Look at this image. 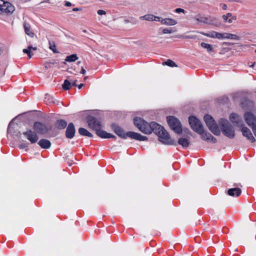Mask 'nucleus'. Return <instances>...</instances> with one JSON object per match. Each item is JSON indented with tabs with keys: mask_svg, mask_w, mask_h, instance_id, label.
Instances as JSON below:
<instances>
[{
	"mask_svg": "<svg viewBox=\"0 0 256 256\" xmlns=\"http://www.w3.org/2000/svg\"><path fill=\"white\" fill-rule=\"evenodd\" d=\"M15 10V8L10 2L0 0V11L7 15L11 14Z\"/></svg>",
	"mask_w": 256,
	"mask_h": 256,
	"instance_id": "1a4fd4ad",
	"label": "nucleus"
},
{
	"mask_svg": "<svg viewBox=\"0 0 256 256\" xmlns=\"http://www.w3.org/2000/svg\"><path fill=\"white\" fill-rule=\"evenodd\" d=\"M84 86V84H81L80 85L78 86V89H80L82 88V87Z\"/></svg>",
	"mask_w": 256,
	"mask_h": 256,
	"instance_id": "09e8293b",
	"label": "nucleus"
},
{
	"mask_svg": "<svg viewBox=\"0 0 256 256\" xmlns=\"http://www.w3.org/2000/svg\"><path fill=\"white\" fill-rule=\"evenodd\" d=\"M229 118L231 122L236 126L238 127L243 126L244 123L242 119L238 114L235 113L231 114L230 115Z\"/></svg>",
	"mask_w": 256,
	"mask_h": 256,
	"instance_id": "ddd939ff",
	"label": "nucleus"
},
{
	"mask_svg": "<svg viewBox=\"0 0 256 256\" xmlns=\"http://www.w3.org/2000/svg\"><path fill=\"white\" fill-rule=\"evenodd\" d=\"M222 18L224 19V22H226L228 18V16L225 14L222 16Z\"/></svg>",
	"mask_w": 256,
	"mask_h": 256,
	"instance_id": "79ce46f5",
	"label": "nucleus"
},
{
	"mask_svg": "<svg viewBox=\"0 0 256 256\" xmlns=\"http://www.w3.org/2000/svg\"><path fill=\"white\" fill-rule=\"evenodd\" d=\"M194 18L198 22H203L206 24H212L211 20L208 18L204 16L197 15L194 16Z\"/></svg>",
	"mask_w": 256,
	"mask_h": 256,
	"instance_id": "aec40b11",
	"label": "nucleus"
},
{
	"mask_svg": "<svg viewBox=\"0 0 256 256\" xmlns=\"http://www.w3.org/2000/svg\"><path fill=\"white\" fill-rule=\"evenodd\" d=\"M200 34L206 36L208 38H216L219 40H222V33H219L218 32L214 31V30H210L208 31V32H198Z\"/></svg>",
	"mask_w": 256,
	"mask_h": 256,
	"instance_id": "4468645a",
	"label": "nucleus"
},
{
	"mask_svg": "<svg viewBox=\"0 0 256 256\" xmlns=\"http://www.w3.org/2000/svg\"><path fill=\"white\" fill-rule=\"evenodd\" d=\"M168 123L172 130L176 133L180 134L182 132L180 122L174 116H168L166 118Z\"/></svg>",
	"mask_w": 256,
	"mask_h": 256,
	"instance_id": "0eeeda50",
	"label": "nucleus"
},
{
	"mask_svg": "<svg viewBox=\"0 0 256 256\" xmlns=\"http://www.w3.org/2000/svg\"><path fill=\"white\" fill-rule=\"evenodd\" d=\"M37 50L36 47H33L32 46V50Z\"/></svg>",
	"mask_w": 256,
	"mask_h": 256,
	"instance_id": "8fccbe9b",
	"label": "nucleus"
},
{
	"mask_svg": "<svg viewBox=\"0 0 256 256\" xmlns=\"http://www.w3.org/2000/svg\"><path fill=\"white\" fill-rule=\"evenodd\" d=\"M134 122L140 131L145 134L152 133L151 122L148 124L141 118L136 117L134 119Z\"/></svg>",
	"mask_w": 256,
	"mask_h": 256,
	"instance_id": "39448f33",
	"label": "nucleus"
},
{
	"mask_svg": "<svg viewBox=\"0 0 256 256\" xmlns=\"http://www.w3.org/2000/svg\"><path fill=\"white\" fill-rule=\"evenodd\" d=\"M151 129L152 132H154L158 136V134H160V133L162 132H162L164 128L159 124L152 122H151Z\"/></svg>",
	"mask_w": 256,
	"mask_h": 256,
	"instance_id": "dca6fc26",
	"label": "nucleus"
},
{
	"mask_svg": "<svg viewBox=\"0 0 256 256\" xmlns=\"http://www.w3.org/2000/svg\"><path fill=\"white\" fill-rule=\"evenodd\" d=\"M154 15H153V14H146L144 16H140V20H146L147 21L152 22V21H154Z\"/></svg>",
	"mask_w": 256,
	"mask_h": 256,
	"instance_id": "a878e982",
	"label": "nucleus"
},
{
	"mask_svg": "<svg viewBox=\"0 0 256 256\" xmlns=\"http://www.w3.org/2000/svg\"><path fill=\"white\" fill-rule=\"evenodd\" d=\"M240 128H241V132L244 136L246 137V139L250 140L252 143L256 142L254 137L248 128L244 126V124Z\"/></svg>",
	"mask_w": 256,
	"mask_h": 256,
	"instance_id": "f8f14e48",
	"label": "nucleus"
},
{
	"mask_svg": "<svg viewBox=\"0 0 256 256\" xmlns=\"http://www.w3.org/2000/svg\"><path fill=\"white\" fill-rule=\"evenodd\" d=\"M33 129L38 134H44L52 130V126L40 122H36L34 124Z\"/></svg>",
	"mask_w": 256,
	"mask_h": 256,
	"instance_id": "6e6552de",
	"label": "nucleus"
},
{
	"mask_svg": "<svg viewBox=\"0 0 256 256\" xmlns=\"http://www.w3.org/2000/svg\"><path fill=\"white\" fill-rule=\"evenodd\" d=\"M218 124L222 134L229 138H233L235 136V131L232 126L227 120L220 118L218 120Z\"/></svg>",
	"mask_w": 256,
	"mask_h": 256,
	"instance_id": "20e7f679",
	"label": "nucleus"
},
{
	"mask_svg": "<svg viewBox=\"0 0 256 256\" xmlns=\"http://www.w3.org/2000/svg\"><path fill=\"white\" fill-rule=\"evenodd\" d=\"M26 147H27V146H26V144H20V148H26Z\"/></svg>",
	"mask_w": 256,
	"mask_h": 256,
	"instance_id": "a18cd8bd",
	"label": "nucleus"
},
{
	"mask_svg": "<svg viewBox=\"0 0 256 256\" xmlns=\"http://www.w3.org/2000/svg\"><path fill=\"white\" fill-rule=\"evenodd\" d=\"M76 80H75L74 82L72 84V86H77V84H76Z\"/></svg>",
	"mask_w": 256,
	"mask_h": 256,
	"instance_id": "de8ad7c7",
	"label": "nucleus"
},
{
	"mask_svg": "<svg viewBox=\"0 0 256 256\" xmlns=\"http://www.w3.org/2000/svg\"><path fill=\"white\" fill-rule=\"evenodd\" d=\"M97 13L99 15H103V14H106V12L104 10H98V12H97Z\"/></svg>",
	"mask_w": 256,
	"mask_h": 256,
	"instance_id": "e433bc0d",
	"label": "nucleus"
},
{
	"mask_svg": "<svg viewBox=\"0 0 256 256\" xmlns=\"http://www.w3.org/2000/svg\"><path fill=\"white\" fill-rule=\"evenodd\" d=\"M111 127L114 132L122 138L125 139L126 137H129L132 139L139 141H145L148 140L146 136H142L140 134L134 132H128L126 133L121 127L116 124H112Z\"/></svg>",
	"mask_w": 256,
	"mask_h": 256,
	"instance_id": "7ed1b4c3",
	"label": "nucleus"
},
{
	"mask_svg": "<svg viewBox=\"0 0 256 256\" xmlns=\"http://www.w3.org/2000/svg\"><path fill=\"white\" fill-rule=\"evenodd\" d=\"M78 132L79 134L83 136H87L90 138L92 137V134L90 132L87 130L83 128H78Z\"/></svg>",
	"mask_w": 256,
	"mask_h": 256,
	"instance_id": "b1692460",
	"label": "nucleus"
},
{
	"mask_svg": "<svg viewBox=\"0 0 256 256\" xmlns=\"http://www.w3.org/2000/svg\"><path fill=\"white\" fill-rule=\"evenodd\" d=\"M189 124L191 128L201 136V138L208 142L216 143V139L210 134L205 132L203 126L200 120L194 116H190L188 118Z\"/></svg>",
	"mask_w": 256,
	"mask_h": 256,
	"instance_id": "f257e3e1",
	"label": "nucleus"
},
{
	"mask_svg": "<svg viewBox=\"0 0 256 256\" xmlns=\"http://www.w3.org/2000/svg\"><path fill=\"white\" fill-rule=\"evenodd\" d=\"M88 126L96 131V134L102 138H116V136L102 130V126L100 121L94 116H89L86 118Z\"/></svg>",
	"mask_w": 256,
	"mask_h": 256,
	"instance_id": "f03ea898",
	"label": "nucleus"
},
{
	"mask_svg": "<svg viewBox=\"0 0 256 256\" xmlns=\"http://www.w3.org/2000/svg\"><path fill=\"white\" fill-rule=\"evenodd\" d=\"M162 24L172 26L177 24V22L174 19L170 18H163L161 20Z\"/></svg>",
	"mask_w": 256,
	"mask_h": 256,
	"instance_id": "6ab92c4d",
	"label": "nucleus"
},
{
	"mask_svg": "<svg viewBox=\"0 0 256 256\" xmlns=\"http://www.w3.org/2000/svg\"><path fill=\"white\" fill-rule=\"evenodd\" d=\"M62 86L64 90H68L72 86V83L68 80H65Z\"/></svg>",
	"mask_w": 256,
	"mask_h": 256,
	"instance_id": "cd10ccee",
	"label": "nucleus"
},
{
	"mask_svg": "<svg viewBox=\"0 0 256 256\" xmlns=\"http://www.w3.org/2000/svg\"><path fill=\"white\" fill-rule=\"evenodd\" d=\"M236 16H232L230 18L228 19V21L229 24H231L233 20H236Z\"/></svg>",
	"mask_w": 256,
	"mask_h": 256,
	"instance_id": "c9c22d12",
	"label": "nucleus"
},
{
	"mask_svg": "<svg viewBox=\"0 0 256 256\" xmlns=\"http://www.w3.org/2000/svg\"><path fill=\"white\" fill-rule=\"evenodd\" d=\"M75 132L76 130L74 124L72 122L70 123L66 131V136L68 138L71 139L74 137Z\"/></svg>",
	"mask_w": 256,
	"mask_h": 256,
	"instance_id": "2eb2a0df",
	"label": "nucleus"
},
{
	"mask_svg": "<svg viewBox=\"0 0 256 256\" xmlns=\"http://www.w3.org/2000/svg\"><path fill=\"white\" fill-rule=\"evenodd\" d=\"M78 59L77 55L76 54H72L70 56H67L65 59V60L68 62H75Z\"/></svg>",
	"mask_w": 256,
	"mask_h": 256,
	"instance_id": "bb28decb",
	"label": "nucleus"
},
{
	"mask_svg": "<svg viewBox=\"0 0 256 256\" xmlns=\"http://www.w3.org/2000/svg\"><path fill=\"white\" fill-rule=\"evenodd\" d=\"M223 39H234L236 36V35L233 34H230L228 33H222V34Z\"/></svg>",
	"mask_w": 256,
	"mask_h": 256,
	"instance_id": "c756f323",
	"label": "nucleus"
},
{
	"mask_svg": "<svg viewBox=\"0 0 256 256\" xmlns=\"http://www.w3.org/2000/svg\"><path fill=\"white\" fill-rule=\"evenodd\" d=\"M226 16H228V18H232V14L231 13H227L226 14H225Z\"/></svg>",
	"mask_w": 256,
	"mask_h": 256,
	"instance_id": "49530a36",
	"label": "nucleus"
},
{
	"mask_svg": "<svg viewBox=\"0 0 256 256\" xmlns=\"http://www.w3.org/2000/svg\"><path fill=\"white\" fill-rule=\"evenodd\" d=\"M24 27L26 34L30 37L32 38L34 36V34L30 30V25L26 22H24Z\"/></svg>",
	"mask_w": 256,
	"mask_h": 256,
	"instance_id": "5701e85b",
	"label": "nucleus"
},
{
	"mask_svg": "<svg viewBox=\"0 0 256 256\" xmlns=\"http://www.w3.org/2000/svg\"><path fill=\"white\" fill-rule=\"evenodd\" d=\"M23 134L32 144L36 143L38 140V134L31 130L24 132Z\"/></svg>",
	"mask_w": 256,
	"mask_h": 256,
	"instance_id": "9b49d317",
	"label": "nucleus"
},
{
	"mask_svg": "<svg viewBox=\"0 0 256 256\" xmlns=\"http://www.w3.org/2000/svg\"><path fill=\"white\" fill-rule=\"evenodd\" d=\"M174 32V31L173 30L172 28H165L162 30V34H172Z\"/></svg>",
	"mask_w": 256,
	"mask_h": 256,
	"instance_id": "2f4dec72",
	"label": "nucleus"
},
{
	"mask_svg": "<svg viewBox=\"0 0 256 256\" xmlns=\"http://www.w3.org/2000/svg\"><path fill=\"white\" fill-rule=\"evenodd\" d=\"M255 52L256 53V50H255Z\"/></svg>",
	"mask_w": 256,
	"mask_h": 256,
	"instance_id": "603ef678",
	"label": "nucleus"
},
{
	"mask_svg": "<svg viewBox=\"0 0 256 256\" xmlns=\"http://www.w3.org/2000/svg\"><path fill=\"white\" fill-rule=\"evenodd\" d=\"M38 144L44 149H48L51 146L50 142L46 139H41L40 140Z\"/></svg>",
	"mask_w": 256,
	"mask_h": 256,
	"instance_id": "f3484780",
	"label": "nucleus"
},
{
	"mask_svg": "<svg viewBox=\"0 0 256 256\" xmlns=\"http://www.w3.org/2000/svg\"><path fill=\"white\" fill-rule=\"evenodd\" d=\"M178 144L181 145L183 148H186L188 147L190 142L188 138H180L178 140Z\"/></svg>",
	"mask_w": 256,
	"mask_h": 256,
	"instance_id": "412c9836",
	"label": "nucleus"
},
{
	"mask_svg": "<svg viewBox=\"0 0 256 256\" xmlns=\"http://www.w3.org/2000/svg\"><path fill=\"white\" fill-rule=\"evenodd\" d=\"M204 119L208 129L214 134L219 136L220 134V130L213 118L209 114H206Z\"/></svg>",
	"mask_w": 256,
	"mask_h": 256,
	"instance_id": "423d86ee",
	"label": "nucleus"
},
{
	"mask_svg": "<svg viewBox=\"0 0 256 256\" xmlns=\"http://www.w3.org/2000/svg\"><path fill=\"white\" fill-rule=\"evenodd\" d=\"M57 64L55 61L53 62H46L44 64V66L46 68H51L52 64Z\"/></svg>",
	"mask_w": 256,
	"mask_h": 256,
	"instance_id": "473e14b6",
	"label": "nucleus"
},
{
	"mask_svg": "<svg viewBox=\"0 0 256 256\" xmlns=\"http://www.w3.org/2000/svg\"><path fill=\"white\" fill-rule=\"evenodd\" d=\"M50 50H52L54 52H56V46L54 44L52 46V45H50Z\"/></svg>",
	"mask_w": 256,
	"mask_h": 256,
	"instance_id": "4c0bfd02",
	"label": "nucleus"
},
{
	"mask_svg": "<svg viewBox=\"0 0 256 256\" xmlns=\"http://www.w3.org/2000/svg\"><path fill=\"white\" fill-rule=\"evenodd\" d=\"M12 121H11L8 126V132H10V128H11V124H12Z\"/></svg>",
	"mask_w": 256,
	"mask_h": 256,
	"instance_id": "ea45409f",
	"label": "nucleus"
},
{
	"mask_svg": "<svg viewBox=\"0 0 256 256\" xmlns=\"http://www.w3.org/2000/svg\"><path fill=\"white\" fill-rule=\"evenodd\" d=\"M86 72V70L83 67L82 68H81V71H80V73L83 74H84Z\"/></svg>",
	"mask_w": 256,
	"mask_h": 256,
	"instance_id": "c03bdc74",
	"label": "nucleus"
},
{
	"mask_svg": "<svg viewBox=\"0 0 256 256\" xmlns=\"http://www.w3.org/2000/svg\"><path fill=\"white\" fill-rule=\"evenodd\" d=\"M221 6H222V10H226L227 8H228L226 4H221Z\"/></svg>",
	"mask_w": 256,
	"mask_h": 256,
	"instance_id": "a19ab883",
	"label": "nucleus"
},
{
	"mask_svg": "<svg viewBox=\"0 0 256 256\" xmlns=\"http://www.w3.org/2000/svg\"><path fill=\"white\" fill-rule=\"evenodd\" d=\"M64 5L66 6H72V4L70 2L66 1L64 2Z\"/></svg>",
	"mask_w": 256,
	"mask_h": 256,
	"instance_id": "58836bf2",
	"label": "nucleus"
},
{
	"mask_svg": "<svg viewBox=\"0 0 256 256\" xmlns=\"http://www.w3.org/2000/svg\"><path fill=\"white\" fill-rule=\"evenodd\" d=\"M82 9L80 8H74L72 9V11L73 12H78V11H80V10H82Z\"/></svg>",
	"mask_w": 256,
	"mask_h": 256,
	"instance_id": "37998d69",
	"label": "nucleus"
},
{
	"mask_svg": "<svg viewBox=\"0 0 256 256\" xmlns=\"http://www.w3.org/2000/svg\"><path fill=\"white\" fill-rule=\"evenodd\" d=\"M161 132H162L160 133V134L158 136V140L161 142L167 145L176 144V142L174 140L172 139L170 135L165 129Z\"/></svg>",
	"mask_w": 256,
	"mask_h": 256,
	"instance_id": "9d476101",
	"label": "nucleus"
},
{
	"mask_svg": "<svg viewBox=\"0 0 256 256\" xmlns=\"http://www.w3.org/2000/svg\"><path fill=\"white\" fill-rule=\"evenodd\" d=\"M200 46L206 49L208 52H210L214 51L212 46L210 44L202 42L200 44Z\"/></svg>",
	"mask_w": 256,
	"mask_h": 256,
	"instance_id": "393cba45",
	"label": "nucleus"
},
{
	"mask_svg": "<svg viewBox=\"0 0 256 256\" xmlns=\"http://www.w3.org/2000/svg\"><path fill=\"white\" fill-rule=\"evenodd\" d=\"M163 64H166L171 67H176V64L170 60H168L166 62H163Z\"/></svg>",
	"mask_w": 256,
	"mask_h": 256,
	"instance_id": "7c9ffc66",
	"label": "nucleus"
},
{
	"mask_svg": "<svg viewBox=\"0 0 256 256\" xmlns=\"http://www.w3.org/2000/svg\"><path fill=\"white\" fill-rule=\"evenodd\" d=\"M242 192V190L240 188H230L228 190V194L232 196H238Z\"/></svg>",
	"mask_w": 256,
	"mask_h": 256,
	"instance_id": "a211bd4d",
	"label": "nucleus"
},
{
	"mask_svg": "<svg viewBox=\"0 0 256 256\" xmlns=\"http://www.w3.org/2000/svg\"><path fill=\"white\" fill-rule=\"evenodd\" d=\"M55 126L59 130L64 129L67 126V122L64 120H58L56 122Z\"/></svg>",
	"mask_w": 256,
	"mask_h": 256,
	"instance_id": "4be33fe9",
	"label": "nucleus"
},
{
	"mask_svg": "<svg viewBox=\"0 0 256 256\" xmlns=\"http://www.w3.org/2000/svg\"><path fill=\"white\" fill-rule=\"evenodd\" d=\"M37 50L36 47H33L32 46V50Z\"/></svg>",
	"mask_w": 256,
	"mask_h": 256,
	"instance_id": "3c124183",
	"label": "nucleus"
},
{
	"mask_svg": "<svg viewBox=\"0 0 256 256\" xmlns=\"http://www.w3.org/2000/svg\"><path fill=\"white\" fill-rule=\"evenodd\" d=\"M22 52L28 54V58H32V46H30L27 48H24L22 50Z\"/></svg>",
	"mask_w": 256,
	"mask_h": 256,
	"instance_id": "c85d7f7f",
	"label": "nucleus"
},
{
	"mask_svg": "<svg viewBox=\"0 0 256 256\" xmlns=\"http://www.w3.org/2000/svg\"><path fill=\"white\" fill-rule=\"evenodd\" d=\"M175 12H176V13H178V14H180V12H182L184 14L185 13V10H184L182 9V8H177L175 10Z\"/></svg>",
	"mask_w": 256,
	"mask_h": 256,
	"instance_id": "72a5a7b5",
	"label": "nucleus"
},
{
	"mask_svg": "<svg viewBox=\"0 0 256 256\" xmlns=\"http://www.w3.org/2000/svg\"><path fill=\"white\" fill-rule=\"evenodd\" d=\"M162 19V18L160 16H154V21L160 22H161V20Z\"/></svg>",
	"mask_w": 256,
	"mask_h": 256,
	"instance_id": "f704fd0d",
	"label": "nucleus"
}]
</instances>
